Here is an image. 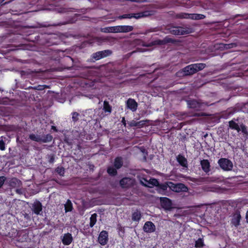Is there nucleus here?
I'll return each instance as SVG.
<instances>
[{
  "instance_id": "nucleus-29",
  "label": "nucleus",
  "mask_w": 248,
  "mask_h": 248,
  "mask_svg": "<svg viewBox=\"0 0 248 248\" xmlns=\"http://www.w3.org/2000/svg\"><path fill=\"white\" fill-rule=\"evenodd\" d=\"M65 210L66 212L71 211L72 210V204L70 200H67L64 204Z\"/></svg>"
},
{
  "instance_id": "nucleus-43",
  "label": "nucleus",
  "mask_w": 248,
  "mask_h": 248,
  "mask_svg": "<svg viewBox=\"0 0 248 248\" xmlns=\"http://www.w3.org/2000/svg\"><path fill=\"white\" fill-rule=\"evenodd\" d=\"M218 179L216 177H212L210 178V181L211 182H216Z\"/></svg>"
},
{
  "instance_id": "nucleus-23",
  "label": "nucleus",
  "mask_w": 248,
  "mask_h": 248,
  "mask_svg": "<svg viewBox=\"0 0 248 248\" xmlns=\"http://www.w3.org/2000/svg\"><path fill=\"white\" fill-rule=\"evenodd\" d=\"M141 16H140V14H131L124 15L122 16H121L120 17V18H131L132 17H135L136 18H139Z\"/></svg>"
},
{
  "instance_id": "nucleus-41",
  "label": "nucleus",
  "mask_w": 248,
  "mask_h": 248,
  "mask_svg": "<svg viewBox=\"0 0 248 248\" xmlns=\"http://www.w3.org/2000/svg\"><path fill=\"white\" fill-rule=\"evenodd\" d=\"M16 193L18 194H22L23 193V190L21 188H17L16 189Z\"/></svg>"
},
{
  "instance_id": "nucleus-7",
  "label": "nucleus",
  "mask_w": 248,
  "mask_h": 248,
  "mask_svg": "<svg viewBox=\"0 0 248 248\" xmlns=\"http://www.w3.org/2000/svg\"><path fill=\"white\" fill-rule=\"evenodd\" d=\"M111 53L109 50H105L98 51L93 54V58L96 60H100L103 58L109 56Z\"/></svg>"
},
{
  "instance_id": "nucleus-28",
  "label": "nucleus",
  "mask_w": 248,
  "mask_h": 248,
  "mask_svg": "<svg viewBox=\"0 0 248 248\" xmlns=\"http://www.w3.org/2000/svg\"><path fill=\"white\" fill-rule=\"evenodd\" d=\"M97 215L96 214H93L90 217V226L91 227H93L96 222Z\"/></svg>"
},
{
  "instance_id": "nucleus-5",
  "label": "nucleus",
  "mask_w": 248,
  "mask_h": 248,
  "mask_svg": "<svg viewBox=\"0 0 248 248\" xmlns=\"http://www.w3.org/2000/svg\"><path fill=\"white\" fill-rule=\"evenodd\" d=\"M229 126L231 128L237 130L238 132L241 131L244 134H247L246 127L243 124L239 125L235 122L232 120L229 122Z\"/></svg>"
},
{
  "instance_id": "nucleus-38",
  "label": "nucleus",
  "mask_w": 248,
  "mask_h": 248,
  "mask_svg": "<svg viewBox=\"0 0 248 248\" xmlns=\"http://www.w3.org/2000/svg\"><path fill=\"white\" fill-rule=\"evenodd\" d=\"M146 121H145V120H142V121H138V124H137V127L140 128V127L143 126L144 124H145Z\"/></svg>"
},
{
  "instance_id": "nucleus-44",
  "label": "nucleus",
  "mask_w": 248,
  "mask_h": 248,
  "mask_svg": "<svg viewBox=\"0 0 248 248\" xmlns=\"http://www.w3.org/2000/svg\"><path fill=\"white\" fill-rule=\"evenodd\" d=\"M66 11H67V10H65V9H63V11H61V12H62L64 13V12H66Z\"/></svg>"
},
{
  "instance_id": "nucleus-39",
  "label": "nucleus",
  "mask_w": 248,
  "mask_h": 248,
  "mask_svg": "<svg viewBox=\"0 0 248 248\" xmlns=\"http://www.w3.org/2000/svg\"><path fill=\"white\" fill-rule=\"evenodd\" d=\"M79 114L76 112H74L72 113V119L74 121H77L78 119V116Z\"/></svg>"
},
{
  "instance_id": "nucleus-37",
  "label": "nucleus",
  "mask_w": 248,
  "mask_h": 248,
  "mask_svg": "<svg viewBox=\"0 0 248 248\" xmlns=\"http://www.w3.org/2000/svg\"><path fill=\"white\" fill-rule=\"evenodd\" d=\"M203 245V242L202 239H199L196 242L195 244V246L196 247H201Z\"/></svg>"
},
{
  "instance_id": "nucleus-42",
  "label": "nucleus",
  "mask_w": 248,
  "mask_h": 248,
  "mask_svg": "<svg viewBox=\"0 0 248 248\" xmlns=\"http://www.w3.org/2000/svg\"><path fill=\"white\" fill-rule=\"evenodd\" d=\"M122 123L124 125V126H126V121H125V118L124 117H123L122 118Z\"/></svg>"
},
{
  "instance_id": "nucleus-22",
  "label": "nucleus",
  "mask_w": 248,
  "mask_h": 248,
  "mask_svg": "<svg viewBox=\"0 0 248 248\" xmlns=\"http://www.w3.org/2000/svg\"><path fill=\"white\" fill-rule=\"evenodd\" d=\"M188 104L190 108H199L201 107V104L196 100L189 101Z\"/></svg>"
},
{
  "instance_id": "nucleus-3",
  "label": "nucleus",
  "mask_w": 248,
  "mask_h": 248,
  "mask_svg": "<svg viewBox=\"0 0 248 248\" xmlns=\"http://www.w3.org/2000/svg\"><path fill=\"white\" fill-rule=\"evenodd\" d=\"M218 163L220 168L225 171L231 170L233 167L232 162L226 158H221L219 159Z\"/></svg>"
},
{
  "instance_id": "nucleus-31",
  "label": "nucleus",
  "mask_w": 248,
  "mask_h": 248,
  "mask_svg": "<svg viewBox=\"0 0 248 248\" xmlns=\"http://www.w3.org/2000/svg\"><path fill=\"white\" fill-rule=\"evenodd\" d=\"M3 139H5L3 136L0 138V150L3 151L5 150V143L3 141Z\"/></svg>"
},
{
  "instance_id": "nucleus-13",
  "label": "nucleus",
  "mask_w": 248,
  "mask_h": 248,
  "mask_svg": "<svg viewBox=\"0 0 248 248\" xmlns=\"http://www.w3.org/2000/svg\"><path fill=\"white\" fill-rule=\"evenodd\" d=\"M9 186L12 188H20L21 186V182L16 178H13L9 182Z\"/></svg>"
},
{
  "instance_id": "nucleus-35",
  "label": "nucleus",
  "mask_w": 248,
  "mask_h": 248,
  "mask_svg": "<svg viewBox=\"0 0 248 248\" xmlns=\"http://www.w3.org/2000/svg\"><path fill=\"white\" fill-rule=\"evenodd\" d=\"M121 26L112 27V32H121Z\"/></svg>"
},
{
  "instance_id": "nucleus-26",
  "label": "nucleus",
  "mask_w": 248,
  "mask_h": 248,
  "mask_svg": "<svg viewBox=\"0 0 248 248\" xmlns=\"http://www.w3.org/2000/svg\"><path fill=\"white\" fill-rule=\"evenodd\" d=\"M172 41L171 39L168 37L165 38L163 40H156L154 42L155 45H163L166 43L171 42Z\"/></svg>"
},
{
  "instance_id": "nucleus-4",
  "label": "nucleus",
  "mask_w": 248,
  "mask_h": 248,
  "mask_svg": "<svg viewBox=\"0 0 248 248\" xmlns=\"http://www.w3.org/2000/svg\"><path fill=\"white\" fill-rule=\"evenodd\" d=\"M178 17L180 18H190L192 19H202L205 18V16L202 14H186L181 13L177 16Z\"/></svg>"
},
{
  "instance_id": "nucleus-30",
  "label": "nucleus",
  "mask_w": 248,
  "mask_h": 248,
  "mask_svg": "<svg viewBox=\"0 0 248 248\" xmlns=\"http://www.w3.org/2000/svg\"><path fill=\"white\" fill-rule=\"evenodd\" d=\"M123 162L121 158L117 157L115 159L114 166L117 169H119L122 166Z\"/></svg>"
},
{
  "instance_id": "nucleus-2",
  "label": "nucleus",
  "mask_w": 248,
  "mask_h": 248,
  "mask_svg": "<svg viewBox=\"0 0 248 248\" xmlns=\"http://www.w3.org/2000/svg\"><path fill=\"white\" fill-rule=\"evenodd\" d=\"M168 185L171 190L176 192H186L188 190L187 187L182 183L174 184L171 182H168Z\"/></svg>"
},
{
  "instance_id": "nucleus-19",
  "label": "nucleus",
  "mask_w": 248,
  "mask_h": 248,
  "mask_svg": "<svg viewBox=\"0 0 248 248\" xmlns=\"http://www.w3.org/2000/svg\"><path fill=\"white\" fill-rule=\"evenodd\" d=\"M32 207L33 211L36 214H39L40 212L42 211V205L39 202L34 203Z\"/></svg>"
},
{
  "instance_id": "nucleus-20",
  "label": "nucleus",
  "mask_w": 248,
  "mask_h": 248,
  "mask_svg": "<svg viewBox=\"0 0 248 248\" xmlns=\"http://www.w3.org/2000/svg\"><path fill=\"white\" fill-rule=\"evenodd\" d=\"M240 218L241 216L240 214H236L234 215L232 221V224L235 226L239 225Z\"/></svg>"
},
{
  "instance_id": "nucleus-25",
  "label": "nucleus",
  "mask_w": 248,
  "mask_h": 248,
  "mask_svg": "<svg viewBox=\"0 0 248 248\" xmlns=\"http://www.w3.org/2000/svg\"><path fill=\"white\" fill-rule=\"evenodd\" d=\"M121 32H128L133 30L131 26H121Z\"/></svg>"
},
{
  "instance_id": "nucleus-9",
  "label": "nucleus",
  "mask_w": 248,
  "mask_h": 248,
  "mask_svg": "<svg viewBox=\"0 0 248 248\" xmlns=\"http://www.w3.org/2000/svg\"><path fill=\"white\" fill-rule=\"evenodd\" d=\"M108 241V234L105 231H102L98 236V242L102 245H105Z\"/></svg>"
},
{
  "instance_id": "nucleus-32",
  "label": "nucleus",
  "mask_w": 248,
  "mask_h": 248,
  "mask_svg": "<svg viewBox=\"0 0 248 248\" xmlns=\"http://www.w3.org/2000/svg\"><path fill=\"white\" fill-rule=\"evenodd\" d=\"M56 172L61 176H63L64 173V169L62 167H58L56 170Z\"/></svg>"
},
{
  "instance_id": "nucleus-36",
  "label": "nucleus",
  "mask_w": 248,
  "mask_h": 248,
  "mask_svg": "<svg viewBox=\"0 0 248 248\" xmlns=\"http://www.w3.org/2000/svg\"><path fill=\"white\" fill-rule=\"evenodd\" d=\"M6 180V177L4 176H0V188L2 186Z\"/></svg>"
},
{
  "instance_id": "nucleus-10",
  "label": "nucleus",
  "mask_w": 248,
  "mask_h": 248,
  "mask_svg": "<svg viewBox=\"0 0 248 248\" xmlns=\"http://www.w3.org/2000/svg\"><path fill=\"white\" fill-rule=\"evenodd\" d=\"M143 229L146 232H152L155 231V227L153 222L147 221L144 224Z\"/></svg>"
},
{
  "instance_id": "nucleus-34",
  "label": "nucleus",
  "mask_w": 248,
  "mask_h": 248,
  "mask_svg": "<svg viewBox=\"0 0 248 248\" xmlns=\"http://www.w3.org/2000/svg\"><path fill=\"white\" fill-rule=\"evenodd\" d=\"M101 31L104 32H112V27L103 28Z\"/></svg>"
},
{
  "instance_id": "nucleus-15",
  "label": "nucleus",
  "mask_w": 248,
  "mask_h": 248,
  "mask_svg": "<svg viewBox=\"0 0 248 248\" xmlns=\"http://www.w3.org/2000/svg\"><path fill=\"white\" fill-rule=\"evenodd\" d=\"M73 240V237L72 235L67 233L64 234L62 238V243L65 245H70Z\"/></svg>"
},
{
  "instance_id": "nucleus-6",
  "label": "nucleus",
  "mask_w": 248,
  "mask_h": 248,
  "mask_svg": "<svg viewBox=\"0 0 248 248\" xmlns=\"http://www.w3.org/2000/svg\"><path fill=\"white\" fill-rule=\"evenodd\" d=\"M141 183L148 187H153L154 186H157L158 185V181L154 178H150L149 180H147L145 178H143L140 180Z\"/></svg>"
},
{
  "instance_id": "nucleus-27",
  "label": "nucleus",
  "mask_w": 248,
  "mask_h": 248,
  "mask_svg": "<svg viewBox=\"0 0 248 248\" xmlns=\"http://www.w3.org/2000/svg\"><path fill=\"white\" fill-rule=\"evenodd\" d=\"M103 109L106 112L110 113L111 112V107L107 101L104 102Z\"/></svg>"
},
{
  "instance_id": "nucleus-12",
  "label": "nucleus",
  "mask_w": 248,
  "mask_h": 248,
  "mask_svg": "<svg viewBox=\"0 0 248 248\" xmlns=\"http://www.w3.org/2000/svg\"><path fill=\"white\" fill-rule=\"evenodd\" d=\"M126 106L132 111H135L137 110L138 104L134 99L130 98L127 101Z\"/></svg>"
},
{
  "instance_id": "nucleus-11",
  "label": "nucleus",
  "mask_w": 248,
  "mask_h": 248,
  "mask_svg": "<svg viewBox=\"0 0 248 248\" xmlns=\"http://www.w3.org/2000/svg\"><path fill=\"white\" fill-rule=\"evenodd\" d=\"M121 186L124 187L126 188L132 185L134 183V180L129 178H124L122 179L120 182Z\"/></svg>"
},
{
  "instance_id": "nucleus-24",
  "label": "nucleus",
  "mask_w": 248,
  "mask_h": 248,
  "mask_svg": "<svg viewBox=\"0 0 248 248\" xmlns=\"http://www.w3.org/2000/svg\"><path fill=\"white\" fill-rule=\"evenodd\" d=\"M141 218V213L139 211H136L132 214V218L133 221H139Z\"/></svg>"
},
{
  "instance_id": "nucleus-33",
  "label": "nucleus",
  "mask_w": 248,
  "mask_h": 248,
  "mask_svg": "<svg viewBox=\"0 0 248 248\" xmlns=\"http://www.w3.org/2000/svg\"><path fill=\"white\" fill-rule=\"evenodd\" d=\"M108 172L112 175H114L116 174V170L112 167H110L108 169Z\"/></svg>"
},
{
  "instance_id": "nucleus-40",
  "label": "nucleus",
  "mask_w": 248,
  "mask_h": 248,
  "mask_svg": "<svg viewBox=\"0 0 248 248\" xmlns=\"http://www.w3.org/2000/svg\"><path fill=\"white\" fill-rule=\"evenodd\" d=\"M138 122L135 120H132L128 123L130 126H136L137 127Z\"/></svg>"
},
{
  "instance_id": "nucleus-16",
  "label": "nucleus",
  "mask_w": 248,
  "mask_h": 248,
  "mask_svg": "<svg viewBox=\"0 0 248 248\" xmlns=\"http://www.w3.org/2000/svg\"><path fill=\"white\" fill-rule=\"evenodd\" d=\"M202 170L206 172L210 170V163L208 160L204 159L201 161Z\"/></svg>"
},
{
  "instance_id": "nucleus-18",
  "label": "nucleus",
  "mask_w": 248,
  "mask_h": 248,
  "mask_svg": "<svg viewBox=\"0 0 248 248\" xmlns=\"http://www.w3.org/2000/svg\"><path fill=\"white\" fill-rule=\"evenodd\" d=\"M161 202L162 206L167 209L171 207V203L170 200L167 198H162L161 199Z\"/></svg>"
},
{
  "instance_id": "nucleus-21",
  "label": "nucleus",
  "mask_w": 248,
  "mask_h": 248,
  "mask_svg": "<svg viewBox=\"0 0 248 248\" xmlns=\"http://www.w3.org/2000/svg\"><path fill=\"white\" fill-rule=\"evenodd\" d=\"M178 162L183 167H187V160L183 156L179 155L177 158Z\"/></svg>"
},
{
  "instance_id": "nucleus-1",
  "label": "nucleus",
  "mask_w": 248,
  "mask_h": 248,
  "mask_svg": "<svg viewBox=\"0 0 248 248\" xmlns=\"http://www.w3.org/2000/svg\"><path fill=\"white\" fill-rule=\"evenodd\" d=\"M205 67V64L202 63H195L189 65L185 67L182 72L183 75L188 76L193 75L194 73L202 70Z\"/></svg>"
},
{
  "instance_id": "nucleus-8",
  "label": "nucleus",
  "mask_w": 248,
  "mask_h": 248,
  "mask_svg": "<svg viewBox=\"0 0 248 248\" xmlns=\"http://www.w3.org/2000/svg\"><path fill=\"white\" fill-rule=\"evenodd\" d=\"M30 138L33 141L43 142H46L47 141H50L52 140V137L50 135H47L46 138H43L38 135L31 134L30 135Z\"/></svg>"
},
{
  "instance_id": "nucleus-14",
  "label": "nucleus",
  "mask_w": 248,
  "mask_h": 248,
  "mask_svg": "<svg viewBox=\"0 0 248 248\" xmlns=\"http://www.w3.org/2000/svg\"><path fill=\"white\" fill-rule=\"evenodd\" d=\"M171 32L175 35H183L188 33L186 30L181 27L173 28Z\"/></svg>"
},
{
  "instance_id": "nucleus-17",
  "label": "nucleus",
  "mask_w": 248,
  "mask_h": 248,
  "mask_svg": "<svg viewBox=\"0 0 248 248\" xmlns=\"http://www.w3.org/2000/svg\"><path fill=\"white\" fill-rule=\"evenodd\" d=\"M157 186V190L158 192L162 194H165L166 193V191L168 188V182L165 184L159 185Z\"/></svg>"
}]
</instances>
